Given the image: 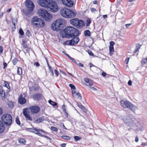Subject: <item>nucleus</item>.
Segmentation results:
<instances>
[{"mask_svg":"<svg viewBox=\"0 0 147 147\" xmlns=\"http://www.w3.org/2000/svg\"><path fill=\"white\" fill-rule=\"evenodd\" d=\"M12 22L15 28H16V23L17 22V20L14 18H13L12 19Z\"/></svg>","mask_w":147,"mask_h":147,"instance_id":"c9c22d12","label":"nucleus"},{"mask_svg":"<svg viewBox=\"0 0 147 147\" xmlns=\"http://www.w3.org/2000/svg\"><path fill=\"white\" fill-rule=\"evenodd\" d=\"M49 103L53 106L55 107L57 105V103L55 102H53L51 100H50L48 101Z\"/></svg>","mask_w":147,"mask_h":147,"instance_id":"2f4dec72","label":"nucleus"},{"mask_svg":"<svg viewBox=\"0 0 147 147\" xmlns=\"http://www.w3.org/2000/svg\"><path fill=\"white\" fill-rule=\"evenodd\" d=\"M74 97H77L80 100H81L82 99V97L80 93L79 92L76 93V94H75V96Z\"/></svg>","mask_w":147,"mask_h":147,"instance_id":"473e14b6","label":"nucleus"},{"mask_svg":"<svg viewBox=\"0 0 147 147\" xmlns=\"http://www.w3.org/2000/svg\"><path fill=\"white\" fill-rule=\"evenodd\" d=\"M26 130L29 132H32L35 133L36 134H37V133H40V132L41 133H43L44 134H47V132L44 131L42 129H37L36 128L34 129L32 128H26Z\"/></svg>","mask_w":147,"mask_h":147,"instance_id":"9b49d317","label":"nucleus"},{"mask_svg":"<svg viewBox=\"0 0 147 147\" xmlns=\"http://www.w3.org/2000/svg\"><path fill=\"white\" fill-rule=\"evenodd\" d=\"M56 1H58V0H55ZM63 3L66 6L71 7L74 4V1L72 0H61ZM60 1V0H59Z\"/></svg>","mask_w":147,"mask_h":147,"instance_id":"f8f14e48","label":"nucleus"},{"mask_svg":"<svg viewBox=\"0 0 147 147\" xmlns=\"http://www.w3.org/2000/svg\"><path fill=\"white\" fill-rule=\"evenodd\" d=\"M84 81L87 83H88L89 82L90 80L88 78H84Z\"/></svg>","mask_w":147,"mask_h":147,"instance_id":"5fc2aeb1","label":"nucleus"},{"mask_svg":"<svg viewBox=\"0 0 147 147\" xmlns=\"http://www.w3.org/2000/svg\"><path fill=\"white\" fill-rule=\"evenodd\" d=\"M101 75L105 77L106 76L107 74L106 73L103 72L102 73Z\"/></svg>","mask_w":147,"mask_h":147,"instance_id":"0e129e2a","label":"nucleus"},{"mask_svg":"<svg viewBox=\"0 0 147 147\" xmlns=\"http://www.w3.org/2000/svg\"><path fill=\"white\" fill-rule=\"evenodd\" d=\"M65 114V117L67 118L68 117V114L66 112V111L65 112H63Z\"/></svg>","mask_w":147,"mask_h":147,"instance_id":"69168bd1","label":"nucleus"},{"mask_svg":"<svg viewBox=\"0 0 147 147\" xmlns=\"http://www.w3.org/2000/svg\"><path fill=\"white\" fill-rule=\"evenodd\" d=\"M85 22L82 20H78V22L76 28H81L85 26Z\"/></svg>","mask_w":147,"mask_h":147,"instance_id":"aec40b11","label":"nucleus"},{"mask_svg":"<svg viewBox=\"0 0 147 147\" xmlns=\"http://www.w3.org/2000/svg\"><path fill=\"white\" fill-rule=\"evenodd\" d=\"M26 102V99L24 97H23V96L21 94L18 99V102L21 105L24 104Z\"/></svg>","mask_w":147,"mask_h":147,"instance_id":"f3484780","label":"nucleus"},{"mask_svg":"<svg viewBox=\"0 0 147 147\" xmlns=\"http://www.w3.org/2000/svg\"><path fill=\"white\" fill-rule=\"evenodd\" d=\"M88 83L89 86H92L93 84V81L91 80H90L89 82Z\"/></svg>","mask_w":147,"mask_h":147,"instance_id":"603ef678","label":"nucleus"},{"mask_svg":"<svg viewBox=\"0 0 147 147\" xmlns=\"http://www.w3.org/2000/svg\"><path fill=\"white\" fill-rule=\"evenodd\" d=\"M72 94L73 95V96L74 97H75V94H76V92L74 90H72Z\"/></svg>","mask_w":147,"mask_h":147,"instance_id":"052dcab7","label":"nucleus"},{"mask_svg":"<svg viewBox=\"0 0 147 147\" xmlns=\"http://www.w3.org/2000/svg\"><path fill=\"white\" fill-rule=\"evenodd\" d=\"M76 104L82 110V111L84 112H87V110L82 105L81 103H80V104H79L78 102H77Z\"/></svg>","mask_w":147,"mask_h":147,"instance_id":"5701e85b","label":"nucleus"},{"mask_svg":"<svg viewBox=\"0 0 147 147\" xmlns=\"http://www.w3.org/2000/svg\"><path fill=\"white\" fill-rule=\"evenodd\" d=\"M19 33L21 36H23L24 35V32L21 28H20L19 30Z\"/></svg>","mask_w":147,"mask_h":147,"instance_id":"c03bdc74","label":"nucleus"},{"mask_svg":"<svg viewBox=\"0 0 147 147\" xmlns=\"http://www.w3.org/2000/svg\"><path fill=\"white\" fill-rule=\"evenodd\" d=\"M23 48L24 49H25L26 48L28 47V46L27 44H26L22 46Z\"/></svg>","mask_w":147,"mask_h":147,"instance_id":"774afa93","label":"nucleus"},{"mask_svg":"<svg viewBox=\"0 0 147 147\" xmlns=\"http://www.w3.org/2000/svg\"><path fill=\"white\" fill-rule=\"evenodd\" d=\"M4 83L5 84V87L8 89L10 87L9 86V83L8 82L6 81H5Z\"/></svg>","mask_w":147,"mask_h":147,"instance_id":"e433bc0d","label":"nucleus"},{"mask_svg":"<svg viewBox=\"0 0 147 147\" xmlns=\"http://www.w3.org/2000/svg\"><path fill=\"white\" fill-rule=\"evenodd\" d=\"M23 113L26 119L30 121L32 120L31 117H30L29 114L28 113L27 108H24L23 109Z\"/></svg>","mask_w":147,"mask_h":147,"instance_id":"dca6fc26","label":"nucleus"},{"mask_svg":"<svg viewBox=\"0 0 147 147\" xmlns=\"http://www.w3.org/2000/svg\"><path fill=\"white\" fill-rule=\"evenodd\" d=\"M28 87L30 91L37 92L39 90L40 87L38 84L30 81L28 84Z\"/></svg>","mask_w":147,"mask_h":147,"instance_id":"1a4fd4ad","label":"nucleus"},{"mask_svg":"<svg viewBox=\"0 0 147 147\" xmlns=\"http://www.w3.org/2000/svg\"><path fill=\"white\" fill-rule=\"evenodd\" d=\"M26 7L31 11H33L35 6L33 2L30 0H26L25 2Z\"/></svg>","mask_w":147,"mask_h":147,"instance_id":"9d476101","label":"nucleus"},{"mask_svg":"<svg viewBox=\"0 0 147 147\" xmlns=\"http://www.w3.org/2000/svg\"><path fill=\"white\" fill-rule=\"evenodd\" d=\"M7 104L9 107L10 108H13L14 107V102L12 101H8Z\"/></svg>","mask_w":147,"mask_h":147,"instance_id":"bb28decb","label":"nucleus"},{"mask_svg":"<svg viewBox=\"0 0 147 147\" xmlns=\"http://www.w3.org/2000/svg\"><path fill=\"white\" fill-rule=\"evenodd\" d=\"M32 11L28 9V11H26L24 12V13L26 16L30 17L33 15V13L32 12Z\"/></svg>","mask_w":147,"mask_h":147,"instance_id":"b1692460","label":"nucleus"},{"mask_svg":"<svg viewBox=\"0 0 147 147\" xmlns=\"http://www.w3.org/2000/svg\"><path fill=\"white\" fill-rule=\"evenodd\" d=\"M49 69L50 70V72H51V74H50V75L52 76H53V75H54L53 72V71L52 68H51V69Z\"/></svg>","mask_w":147,"mask_h":147,"instance_id":"8fccbe9b","label":"nucleus"},{"mask_svg":"<svg viewBox=\"0 0 147 147\" xmlns=\"http://www.w3.org/2000/svg\"><path fill=\"white\" fill-rule=\"evenodd\" d=\"M16 123L17 124H18L19 125H20V126H21L20 125L21 124V123H20V121L19 120V118H18V116H17L16 117Z\"/></svg>","mask_w":147,"mask_h":147,"instance_id":"58836bf2","label":"nucleus"},{"mask_svg":"<svg viewBox=\"0 0 147 147\" xmlns=\"http://www.w3.org/2000/svg\"><path fill=\"white\" fill-rule=\"evenodd\" d=\"M40 5L44 7H47L49 10L54 13L57 11L59 9L56 3L52 0H39Z\"/></svg>","mask_w":147,"mask_h":147,"instance_id":"f03ea898","label":"nucleus"},{"mask_svg":"<svg viewBox=\"0 0 147 147\" xmlns=\"http://www.w3.org/2000/svg\"><path fill=\"white\" fill-rule=\"evenodd\" d=\"M26 42L25 41V40H23L22 41V46L26 44Z\"/></svg>","mask_w":147,"mask_h":147,"instance_id":"680f3d73","label":"nucleus"},{"mask_svg":"<svg viewBox=\"0 0 147 147\" xmlns=\"http://www.w3.org/2000/svg\"><path fill=\"white\" fill-rule=\"evenodd\" d=\"M91 23V21L90 19H88L86 21V26H89L90 24Z\"/></svg>","mask_w":147,"mask_h":147,"instance_id":"79ce46f5","label":"nucleus"},{"mask_svg":"<svg viewBox=\"0 0 147 147\" xmlns=\"http://www.w3.org/2000/svg\"><path fill=\"white\" fill-rule=\"evenodd\" d=\"M17 74L20 75H22V68L21 67H18L17 70Z\"/></svg>","mask_w":147,"mask_h":147,"instance_id":"72a5a7b5","label":"nucleus"},{"mask_svg":"<svg viewBox=\"0 0 147 147\" xmlns=\"http://www.w3.org/2000/svg\"><path fill=\"white\" fill-rule=\"evenodd\" d=\"M38 13L45 21H49L52 18V16L49 13L48 11L44 9H38Z\"/></svg>","mask_w":147,"mask_h":147,"instance_id":"20e7f679","label":"nucleus"},{"mask_svg":"<svg viewBox=\"0 0 147 147\" xmlns=\"http://www.w3.org/2000/svg\"><path fill=\"white\" fill-rule=\"evenodd\" d=\"M88 53L90 56H93L94 55L93 53L92 52V51L90 50L88 51Z\"/></svg>","mask_w":147,"mask_h":147,"instance_id":"4d7b16f0","label":"nucleus"},{"mask_svg":"<svg viewBox=\"0 0 147 147\" xmlns=\"http://www.w3.org/2000/svg\"><path fill=\"white\" fill-rule=\"evenodd\" d=\"M109 53L111 56L113 54V53L114 52L113 47H109Z\"/></svg>","mask_w":147,"mask_h":147,"instance_id":"c756f323","label":"nucleus"},{"mask_svg":"<svg viewBox=\"0 0 147 147\" xmlns=\"http://www.w3.org/2000/svg\"><path fill=\"white\" fill-rule=\"evenodd\" d=\"M37 135H38V136H41V137H43L47 138V139L49 140L50 141L51 140V138H50V137H48V136L44 135H42V134H41L40 133H37Z\"/></svg>","mask_w":147,"mask_h":147,"instance_id":"cd10ccee","label":"nucleus"},{"mask_svg":"<svg viewBox=\"0 0 147 147\" xmlns=\"http://www.w3.org/2000/svg\"><path fill=\"white\" fill-rule=\"evenodd\" d=\"M25 49L26 52H28L30 50V48L28 47L26 48Z\"/></svg>","mask_w":147,"mask_h":147,"instance_id":"338daca9","label":"nucleus"},{"mask_svg":"<svg viewBox=\"0 0 147 147\" xmlns=\"http://www.w3.org/2000/svg\"><path fill=\"white\" fill-rule=\"evenodd\" d=\"M69 9L65 7H64L62 8L60 10V13L62 16L66 18L69 13Z\"/></svg>","mask_w":147,"mask_h":147,"instance_id":"2eb2a0df","label":"nucleus"},{"mask_svg":"<svg viewBox=\"0 0 147 147\" xmlns=\"http://www.w3.org/2000/svg\"><path fill=\"white\" fill-rule=\"evenodd\" d=\"M3 65L4 66L3 67V69H4L6 68V67H7V64L6 62H4L3 63Z\"/></svg>","mask_w":147,"mask_h":147,"instance_id":"bf43d9fd","label":"nucleus"},{"mask_svg":"<svg viewBox=\"0 0 147 147\" xmlns=\"http://www.w3.org/2000/svg\"><path fill=\"white\" fill-rule=\"evenodd\" d=\"M110 46L109 47H113V45H115V42L113 41L110 42Z\"/></svg>","mask_w":147,"mask_h":147,"instance_id":"09e8293b","label":"nucleus"},{"mask_svg":"<svg viewBox=\"0 0 147 147\" xmlns=\"http://www.w3.org/2000/svg\"><path fill=\"white\" fill-rule=\"evenodd\" d=\"M122 120L127 126L132 127H133L135 125L134 122V119L129 116L127 117L123 116L121 117Z\"/></svg>","mask_w":147,"mask_h":147,"instance_id":"0eeeda50","label":"nucleus"},{"mask_svg":"<svg viewBox=\"0 0 147 147\" xmlns=\"http://www.w3.org/2000/svg\"><path fill=\"white\" fill-rule=\"evenodd\" d=\"M61 108L63 112L66 111V106L65 105H63L62 106Z\"/></svg>","mask_w":147,"mask_h":147,"instance_id":"49530a36","label":"nucleus"},{"mask_svg":"<svg viewBox=\"0 0 147 147\" xmlns=\"http://www.w3.org/2000/svg\"><path fill=\"white\" fill-rule=\"evenodd\" d=\"M78 19L77 18L71 19L70 20V22L72 25L76 27L78 22Z\"/></svg>","mask_w":147,"mask_h":147,"instance_id":"412c9836","label":"nucleus"},{"mask_svg":"<svg viewBox=\"0 0 147 147\" xmlns=\"http://www.w3.org/2000/svg\"><path fill=\"white\" fill-rule=\"evenodd\" d=\"M141 46V45H140V44H137L136 45V49H138V50H139V49H140Z\"/></svg>","mask_w":147,"mask_h":147,"instance_id":"de8ad7c7","label":"nucleus"},{"mask_svg":"<svg viewBox=\"0 0 147 147\" xmlns=\"http://www.w3.org/2000/svg\"><path fill=\"white\" fill-rule=\"evenodd\" d=\"M0 95L2 100L5 98V92L3 89L2 86H0Z\"/></svg>","mask_w":147,"mask_h":147,"instance_id":"6ab92c4d","label":"nucleus"},{"mask_svg":"<svg viewBox=\"0 0 147 147\" xmlns=\"http://www.w3.org/2000/svg\"><path fill=\"white\" fill-rule=\"evenodd\" d=\"M5 127L4 124L0 120V133H2L4 132Z\"/></svg>","mask_w":147,"mask_h":147,"instance_id":"4be33fe9","label":"nucleus"},{"mask_svg":"<svg viewBox=\"0 0 147 147\" xmlns=\"http://www.w3.org/2000/svg\"><path fill=\"white\" fill-rule=\"evenodd\" d=\"M69 86L72 90H75L76 89L75 87L74 84H70L69 85Z\"/></svg>","mask_w":147,"mask_h":147,"instance_id":"a18cd8bd","label":"nucleus"},{"mask_svg":"<svg viewBox=\"0 0 147 147\" xmlns=\"http://www.w3.org/2000/svg\"><path fill=\"white\" fill-rule=\"evenodd\" d=\"M70 40H67L65 42V43L69 46H74L78 44L80 40L79 38L77 37L78 36H74Z\"/></svg>","mask_w":147,"mask_h":147,"instance_id":"6e6552de","label":"nucleus"},{"mask_svg":"<svg viewBox=\"0 0 147 147\" xmlns=\"http://www.w3.org/2000/svg\"><path fill=\"white\" fill-rule=\"evenodd\" d=\"M3 51V48L2 46H0V54L2 53Z\"/></svg>","mask_w":147,"mask_h":147,"instance_id":"864d4df0","label":"nucleus"},{"mask_svg":"<svg viewBox=\"0 0 147 147\" xmlns=\"http://www.w3.org/2000/svg\"><path fill=\"white\" fill-rule=\"evenodd\" d=\"M65 54L69 59H71L73 62H74L76 65H78V62L75 60L74 58L71 57L68 54H66L65 53Z\"/></svg>","mask_w":147,"mask_h":147,"instance_id":"a878e982","label":"nucleus"},{"mask_svg":"<svg viewBox=\"0 0 147 147\" xmlns=\"http://www.w3.org/2000/svg\"><path fill=\"white\" fill-rule=\"evenodd\" d=\"M69 13L67 16L66 18H73L75 17L77 14L76 12H74L73 11L69 9Z\"/></svg>","mask_w":147,"mask_h":147,"instance_id":"a211bd4d","label":"nucleus"},{"mask_svg":"<svg viewBox=\"0 0 147 147\" xmlns=\"http://www.w3.org/2000/svg\"><path fill=\"white\" fill-rule=\"evenodd\" d=\"M34 65L36 67H39L40 65L38 62H35L34 63Z\"/></svg>","mask_w":147,"mask_h":147,"instance_id":"3c124183","label":"nucleus"},{"mask_svg":"<svg viewBox=\"0 0 147 147\" xmlns=\"http://www.w3.org/2000/svg\"><path fill=\"white\" fill-rule=\"evenodd\" d=\"M26 34V35L28 36V37H30L32 36V34L30 33V31L29 30H27Z\"/></svg>","mask_w":147,"mask_h":147,"instance_id":"a19ab883","label":"nucleus"},{"mask_svg":"<svg viewBox=\"0 0 147 147\" xmlns=\"http://www.w3.org/2000/svg\"><path fill=\"white\" fill-rule=\"evenodd\" d=\"M90 10L92 12H93L94 11H96L97 10L95 8H92L90 9Z\"/></svg>","mask_w":147,"mask_h":147,"instance_id":"e2e57ef3","label":"nucleus"},{"mask_svg":"<svg viewBox=\"0 0 147 147\" xmlns=\"http://www.w3.org/2000/svg\"><path fill=\"white\" fill-rule=\"evenodd\" d=\"M31 24L35 27L38 28H43L45 25L44 21L37 16H34L32 19Z\"/></svg>","mask_w":147,"mask_h":147,"instance_id":"7ed1b4c3","label":"nucleus"},{"mask_svg":"<svg viewBox=\"0 0 147 147\" xmlns=\"http://www.w3.org/2000/svg\"><path fill=\"white\" fill-rule=\"evenodd\" d=\"M120 103L121 106L124 108H127L133 112H135L136 107L130 102L127 100L124 101L121 100Z\"/></svg>","mask_w":147,"mask_h":147,"instance_id":"39448f33","label":"nucleus"},{"mask_svg":"<svg viewBox=\"0 0 147 147\" xmlns=\"http://www.w3.org/2000/svg\"><path fill=\"white\" fill-rule=\"evenodd\" d=\"M129 59V57H128L126 59L125 61V62L126 64H127L128 63Z\"/></svg>","mask_w":147,"mask_h":147,"instance_id":"6e6d98bb","label":"nucleus"},{"mask_svg":"<svg viewBox=\"0 0 147 147\" xmlns=\"http://www.w3.org/2000/svg\"><path fill=\"white\" fill-rule=\"evenodd\" d=\"M54 72H55V74L56 77L58 76L59 75V73H58L56 69H55V70Z\"/></svg>","mask_w":147,"mask_h":147,"instance_id":"13d9d810","label":"nucleus"},{"mask_svg":"<svg viewBox=\"0 0 147 147\" xmlns=\"http://www.w3.org/2000/svg\"><path fill=\"white\" fill-rule=\"evenodd\" d=\"M18 61V59L15 58L12 60V63L14 65H16Z\"/></svg>","mask_w":147,"mask_h":147,"instance_id":"ea45409f","label":"nucleus"},{"mask_svg":"<svg viewBox=\"0 0 147 147\" xmlns=\"http://www.w3.org/2000/svg\"><path fill=\"white\" fill-rule=\"evenodd\" d=\"M20 144H25L26 143V141L24 138H20L18 140Z\"/></svg>","mask_w":147,"mask_h":147,"instance_id":"7c9ffc66","label":"nucleus"},{"mask_svg":"<svg viewBox=\"0 0 147 147\" xmlns=\"http://www.w3.org/2000/svg\"><path fill=\"white\" fill-rule=\"evenodd\" d=\"M63 21L61 19L56 20L51 25V28L54 31L57 32L60 30V35L62 38H70L74 36H78L80 33L79 30L72 27L68 26L63 30Z\"/></svg>","mask_w":147,"mask_h":147,"instance_id":"f257e3e1","label":"nucleus"},{"mask_svg":"<svg viewBox=\"0 0 147 147\" xmlns=\"http://www.w3.org/2000/svg\"><path fill=\"white\" fill-rule=\"evenodd\" d=\"M44 120V118H42V117H40L38 119L34 121V123H38L41 122H42Z\"/></svg>","mask_w":147,"mask_h":147,"instance_id":"393cba45","label":"nucleus"},{"mask_svg":"<svg viewBox=\"0 0 147 147\" xmlns=\"http://www.w3.org/2000/svg\"><path fill=\"white\" fill-rule=\"evenodd\" d=\"M32 98L34 100L39 101L40 99H43L44 98L43 95L40 93H36L32 96Z\"/></svg>","mask_w":147,"mask_h":147,"instance_id":"4468645a","label":"nucleus"},{"mask_svg":"<svg viewBox=\"0 0 147 147\" xmlns=\"http://www.w3.org/2000/svg\"><path fill=\"white\" fill-rule=\"evenodd\" d=\"M74 138L76 141H77L80 140L81 139V137L77 136H75L74 137Z\"/></svg>","mask_w":147,"mask_h":147,"instance_id":"4c0bfd02","label":"nucleus"},{"mask_svg":"<svg viewBox=\"0 0 147 147\" xmlns=\"http://www.w3.org/2000/svg\"><path fill=\"white\" fill-rule=\"evenodd\" d=\"M61 137L63 139L66 140H69L71 139L70 137L66 136H62Z\"/></svg>","mask_w":147,"mask_h":147,"instance_id":"f704fd0d","label":"nucleus"},{"mask_svg":"<svg viewBox=\"0 0 147 147\" xmlns=\"http://www.w3.org/2000/svg\"><path fill=\"white\" fill-rule=\"evenodd\" d=\"M84 36L86 37L89 36L90 35V32L88 30H86L84 31Z\"/></svg>","mask_w":147,"mask_h":147,"instance_id":"c85d7f7f","label":"nucleus"},{"mask_svg":"<svg viewBox=\"0 0 147 147\" xmlns=\"http://www.w3.org/2000/svg\"><path fill=\"white\" fill-rule=\"evenodd\" d=\"M2 122L6 126L11 125L12 123V117L11 115L8 114L3 115L1 117Z\"/></svg>","mask_w":147,"mask_h":147,"instance_id":"423d86ee","label":"nucleus"},{"mask_svg":"<svg viewBox=\"0 0 147 147\" xmlns=\"http://www.w3.org/2000/svg\"><path fill=\"white\" fill-rule=\"evenodd\" d=\"M51 129L53 131H54L56 132H57L58 131V129L55 127H51Z\"/></svg>","mask_w":147,"mask_h":147,"instance_id":"37998d69","label":"nucleus"},{"mask_svg":"<svg viewBox=\"0 0 147 147\" xmlns=\"http://www.w3.org/2000/svg\"><path fill=\"white\" fill-rule=\"evenodd\" d=\"M29 109L31 112L34 114L38 113L40 110L39 107L36 105L30 106L29 107Z\"/></svg>","mask_w":147,"mask_h":147,"instance_id":"ddd939ff","label":"nucleus"}]
</instances>
